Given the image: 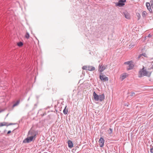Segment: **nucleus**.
I'll use <instances>...</instances> for the list:
<instances>
[{
    "mask_svg": "<svg viewBox=\"0 0 153 153\" xmlns=\"http://www.w3.org/2000/svg\"><path fill=\"white\" fill-rule=\"evenodd\" d=\"M93 95L95 101L101 102L103 101L105 99V96L103 94L98 95L95 91H94Z\"/></svg>",
    "mask_w": 153,
    "mask_h": 153,
    "instance_id": "f257e3e1",
    "label": "nucleus"
},
{
    "mask_svg": "<svg viewBox=\"0 0 153 153\" xmlns=\"http://www.w3.org/2000/svg\"><path fill=\"white\" fill-rule=\"evenodd\" d=\"M138 76L139 77H143L144 76H147L148 74V71H147L146 69H144V67L139 72Z\"/></svg>",
    "mask_w": 153,
    "mask_h": 153,
    "instance_id": "f03ea898",
    "label": "nucleus"
},
{
    "mask_svg": "<svg viewBox=\"0 0 153 153\" xmlns=\"http://www.w3.org/2000/svg\"><path fill=\"white\" fill-rule=\"evenodd\" d=\"M38 132L37 131L30 129L28 132V135L30 137H32L34 138V140L35 139L36 137L37 134Z\"/></svg>",
    "mask_w": 153,
    "mask_h": 153,
    "instance_id": "7ed1b4c3",
    "label": "nucleus"
},
{
    "mask_svg": "<svg viewBox=\"0 0 153 153\" xmlns=\"http://www.w3.org/2000/svg\"><path fill=\"white\" fill-rule=\"evenodd\" d=\"M34 140V138L32 137H29L25 139L23 142V143H29Z\"/></svg>",
    "mask_w": 153,
    "mask_h": 153,
    "instance_id": "20e7f679",
    "label": "nucleus"
},
{
    "mask_svg": "<svg viewBox=\"0 0 153 153\" xmlns=\"http://www.w3.org/2000/svg\"><path fill=\"white\" fill-rule=\"evenodd\" d=\"M100 78L102 81H108V78L105 75H103L102 73L100 76Z\"/></svg>",
    "mask_w": 153,
    "mask_h": 153,
    "instance_id": "39448f33",
    "label": "nucleus"
},
{
    "mask_svg": "<svg viewBox=\"0 0 153 153\" xmlns=\"http://www.w3.org/2000/svg\"><path fill=\"white\" fill-rule=\"evenodd\" d=\"M106 65L105 66L102 64H100L99 66V71L100 72H102L106 69Z\"/></svg>",
    "mask_w": 153,
    "mask_h": 153,
    "instance_id": "423d86ee",
    "label": "nucleus"
},
{
    "mask_svg": "<svg viewBox=\"0 0 153 153\" xmlns=\"http://www.w3.org/2000/svg\"><path fill=\"white\" fill-rule=\"evenodd\" d=\"M100 142V147H102L103 146L104 143L105 141L104 139L101 137L99 140Z\"/></svg>",
    "mask_w": 153,
    "mask_h": 153,
    "instance_id": "0eeeda50",
    "label": "nucleus"
},
{
    "mask_svg": "<svg viewBox=\"0 0 153 153\" xmlns=\"http://www.w3.org/2000/svg\"><path fill=\"white\" fill-rule=\"evenodd\" d=\"M8 123L7 122H3V123H0V127L2 126H9L11 125H13L15 124V123H10L9 124H7Z\"/></svg>",
    "mask_w": 153,
    "mask_h": 153,
    "instance_id": "6e6552de",
    "label": "nucleus"
},
{
    "mask_svg": "<svg viewBox=\"0 0 153 153\" xmlns=\"http://www.w3.org/2000/svg\"><path fill=\"white\" fill-rule=\"evenodd\" d=\"M128 74L126 73H124L122 74L120 76V79L121 80L123 81L128 76Z\"/></svg>",
    "mask_w": 153,
    "mask_h": 153,
    "instance_id": "1a4fd4ad",
    "label": "nucleus"
},
{
    "mask_svg": "<svg viewBox=\"0 0 153 153\" xmlns=\"http://www.w3.org/2000/svg\"><path fill=\"white\" fill-rule=\"evenodd\" d=\"M146 6L147 9L149 10L150 13L152 12V10L151 9V6L150 3L149 2H146Z\"/></svg>",
    "mask_w": 153,
    "mask_h": 153,
    "instance_id": "9d476101",
    "label": "nucleus"
},
{
    "mask_svg": "<svg viewBox=\"0 0 153 153\" xmlns=\"http://www.w3.org/2000/svg\"><path fill=\"white\" fill-rule=\"evenodd\" d=\"M134 66V65L132 64V63H131L129 64V65H128V66L127 67V70L128 71L131 70L133 68Z\"/></svg>",
    "mask_w": 153,
    "mask_h": 153,
    "instance_id": "9b49d317",
    "label": "nucleus"
},
{
    "mask_svg": "<svg viewBox=\"0 0 153 153\" xmlns=\"http://www.w3.org/2000/svg\"><path fill=\"white\" fill-rule=\"evenodd\" d=\"M124 14L125 17L128 19H130V14L128 13L127 12H125L124 13Z\"/></svg>",
    "mask_w": 153,
    "mask_h": 153,
    "instance_id": "f8f14e48",
    "label": "nucleus"
},
{
    "mask_svg": "<svg viewBox=\"0 0 153 153\" xmlns=\"http://www.w3.org/2000/svg\"><path fill=\"white\" fill-rule=\"evenodd\" d=\"M68 146L69 148H71L73 146V144L72 141L70 140L68 141Z\"/></svg>",
    "mask_w": 153,
    "mask_h": 153,
    "instance_id": "ddd939ff",
    "label": "nucleus"
},
{
    "mask_svg": "<svg viewBox=\"0 0 153 153\" xmlns=\"http://www.w3.org/2000/svg\"><path fill=\"white\" fill-rule=\"evenodd\" d=\"M95 68L94 67L91 66H88V70L92 71L95 70Z\"/></svg>",
    "mask_w": 153,
    "mask_h": 153,
    "instance_id": "4468645a",
    "label": "nucleus"
},
{
    "mask_svg": "<svg viewBox=\"0 0 153 153\" xmlns=\"http://www.w3.org/2000/svg\"><path fill=\"white\" fill-rule=\"evenodd\" d=\"M125 4L124 3H123L122 2H120V1H119L118 3H117L116 5L119 7H121L123 6Z\"/></svg>",
    "mask_w": 153,
    "mask_h": 153,
    "instance_id": "2eb2a0df",
    "label": "nucleus"
},
{
    "mask_svg": "<svg viewBox=\"0 0 153 153\" xmlns=\"http://www.w3.org/2000/svg\"><path fill=\"white\" fill-rule=\"evenodd\" d=\"M67 107V106H65L64 109L63 111V113L64 114H68V109H66V108Z\"/></svg>",
    "mask_w": 153,
    "mask_h": 153,
    "instance_id": "dca6fc26",
    "label": "nucleus"
},
{
    "mask_svg": "<svg viewBox=\"0 0 153 153\" xmlns=\"http://www.w3.org/2000/svg\"><path fill=\"white\" fill-rule=\"evenodd\" d=\"M19 102L20 100H17L16 102L13 105V107H15L17 106L19 104Z\"/></svg>",
    "mask_w": 153,
    "mask_h": 153,
    "instance_id": "f3484780",
    "label": "nucleus"
},
{
    "mask_svg": "<svg viewBox=\"0 0 153 153\" xmlns=\"http://www.w3.org/2000/svg\"><path fill=\"white\" fill-rule=\"evenodd\" d=\"M113 130L112 129L110 128L109 130L107 131V132L108 134H111L112 133Z\"/></svg>",
    "mask_w": 153,
    "mask_h": 153,
    "instance_id": "a211bd4d",
    "label": "nucleus"
},
{
    "mask_svg": "<svg viewBox=\"0 0 153 153\" xmlns=\"http://www.w3.org/2000/svg\"><path fill=\"white\" fill-rule=\"evenodd\" d=\"M147 14V13L146 11H144L143 12L142 16L143 17H145Z\"/></svg>",
    "mask_w": 153,
    "mask_h": 153,
    "instance_id": "6ab92c4d",
    "label": "nucleus"
},
{
    "mask_svg": "<svg viewBox=\"0 0 153 153\" xmlns=\"http://www.w3.org/2000/svg\"><path fill=\"white\" fill-rule=\"evenodd\" d=\"M30 37V35L29 33L27 32H26L25 35V37L27 39H28Z\"/></svg>",
    "mask_w": 153,
    "mask_h": 153,
    "instance_id": "aec40b11",
    "label": "nucleus"
},
{
    "mask_svg": "<svg viewBox=\"0 0 153 153\" xmlns=\"http://www.w3.org/2000/svg\"><path fill=\"white\" fill-rule=\"evenodd\" d=\"M23 45V43L21 42L17 43V45L19 47H21Z\"/></svg>",
    "mask_w": 153,
    "mask_h": 153,
    "instance_id": "412c9836",
    "label": "nucleus"
},
{
    "mask_svg": "<svg viewBox=\"0 0 153 153\" xmlns=\"http://www.w3.org/2000/svg\"><path fill=\"white\" fill-rule=\"evenodd\" d=\"M150 146V152L151 153H153V146L152 145H151Z\"/></svg>",
    "mask_w": 153,
    "mask_h": 153,
    "instance_id": "4be33fe9",
    "label": "nucleus"
},
{
    "mask_svg": "<svg viewBox=\"0 0 153 153\" xmlns=\"http://www.w3.org/2000/svg\"><path fill=\"white\" fill-rule=\"evenodd\" d=\"M88 66H83L82 68L83 70H88Z\"/></svg>",
    "mask_w": 153,
    "mask_h": 153,
    "instance_id": "5701e85b",
    "label": "nucleus"
},
{
    "mask_svg": "<svg viewBox=\"0 0 153 153\" xmlns=\"http://www.w3.org/2000/svg\"><path fill=\"white\" fill-rule=\"evenodd\" d=\"M150 3L151 7L153 8V0H151Z\"/></svg>",
    "mask_w": 153,
    "mask_h": 153,
    "instance_id": "b1692460",
    "label": "nucleus"
},
{
    "mask_svg": "<svg viewBox=\"0 0 153 153\" xmlns=\"http://www.w3.org/2000/svg\"><path fill=\"white\" fill-rule=\"evenodd\" d=\"M132 63V61H128V62H124V64H125L129 65V64L130 63Z\"/></svg>",
    "mask_w": 153,
    "mask_h": 153,
    "instance_id": "393cba45",
    "label": "nucleus"
},
{
    "mask_svg": "<svg viewBox=\"0 0 153 153\" xmlns=\"http://www.w3.org/2000/svg\"><path fill=\"white\" fill-rule=\"evenodd\" d=\"M135 95V93L134 92H132L130 96H133Z\"/></svg>",
    "mask_w": 153,
    "mask_h": 153,
    "instance_id": "a878e982",
    "label": "nucleus"
},
{
    "mask_svg": "<svg viewBox=\"0 0 153 153\" xmlns=\"http://www.w3.org/2000/svg\"><path fill=\"white\" fill-rule=\"evenodd\" d=\"M141 55L142 56H144V57H146V53H142L141 54Z\"/></svg>",
    "mask_w": 153,
    "mask_h": 153,
    "instance_id": "bb28decb",
    "label": "nucleus"
},
{
    "mask_svg": "<svg viewBox=\"0 0 153 153\" xmlns=\"http://www.w3.org/2000/svg\"><path fill=\"white\" fill-rule=\"evenodd\" d=\"M120 2H122L123 3H124V2H125L126 1V0H120Z\"/></svg>",
    "mask_w": 153,
    "mask_h": 153,
    "instance_id": "cd10ccee",
    "label": "nucleus"
},
{
    "mask_svg": "<svg viewBox=\"0 0 153 153\" xmlns=\"http://www.w3.org/2000/svg\"><path fill=\"white\" fill-rule=\"evenodd\" d=\"M11 132V131H10V130L9 131H8V132H7V134H10Z\"/></svg>",
    "mask_w": 153,
    "mask_h": 153,
    "instance_id": "c85d7f7f",
    "label": "nucleus"
},
{
    "mask_svg": "<svg viewBox=\"0 0 153 153\" xmlns=\"http://www.w3.org/2000/svg\"><path fill=\"white\" fill-rule=\"evenodd\" d=\"M138 17V19H139L140 18V14L138 13V15L137 16Z\"/></svg>",
    "mask_w": 153,
    "mask_h": 153,
    "instance_id": "c756f323",
    "label": "nucleus"
},
{
    "mask_svg": "<svg viewBox=\"0 0 153 153\" xmlns=\"http://www.w3.org/2000/svg\"><path fill=\"white\" fill-rule=\"evenodd\" d=\"M141 56H142V55H141V54H140V55L138 56V59H140V58Z\"/></svg>",
    "mask_w": 153,
    "mask_h": 153,
    "instance_id": "7c9ffc66",
    "label": "nucleus"
},
{
    "mask_svg": "<svg viewBox=\"0 0 153 153\" xmlns=\"http://www.w3.org/2000/svg\"><path fill=\"white\" fill-rule=\"evenodd\" d=\"M148 37H152V35L150 34H149L148 36Z\"/></svg>",
    "mask_w": 153,
    "mask_h": 153,
    "instance_id": "2f4dec72",
    "label": "nucleus"
},
{
    "mask_svg": "<svg viewBox=\"0 0 153 153\" xmlns=\"http://www.w3.org/2000/svg\"><path fill=\"white\" fill-rule=\"evenodd\" d=\"M46 114V113H45V114H43V115H42V116H44V115H45Z\"/></svg>",
    "mask_w": 153,
    "mask_h": 153,
    "instance_id": "473e14b6",
    "label": "nucleus"
},
{
    "mask_svg": "<svg viewBox=\"0 0 153 153\" xmlns=\"http://www.w3.org/2000/svg\"><path fill=\"white\" fill-rule=\"evenodd\" d=\"M3 111V110H2L1 111H0V113L2 111Z\"/></svg>",
    "mask_w": 153,
    "mask_h": 153,
    "instance_id": "72a5a7b5",
    "label": "nucleus"
},
{
    "mask_svg": "<svg viewBox=\"0 0 153 153\" xmlns=\"http://www.w3.org/2000/svg\"><path fill=\"white\" fill-rule=\"evenodd\" d=\"M8 114H7L6 115V117H7L8 116Z\"/></svg>",
    "mask_w": 153,
    "mask_h": 153,
    "instance_id": "f704fd0d",
    "label": "nucleus"
}]
</instances>
